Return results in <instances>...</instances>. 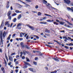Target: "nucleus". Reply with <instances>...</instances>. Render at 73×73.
I'll return each mask as SVG.
<instances>
[{
	"instance_id": "1",
	"label": "nucleus",
	"mask_w": 73,
	"mask_h": 73,
	"mask_svg": "<svg viewBox=\"0 0 73 73\" xmlns=\"http://www.w3.org/2000/svg\"><path fill=\"white\" fill-rule=\"evenodd\" d=\"M65 3L67 4H69L71 2L69 0H64Z\"/></svg>"
},
{
	"instance_id": "2",
	"label": "nucleus",
	"mask_w": 73,
	"mask_h": 73,
	"mask_svg": "<svg viewBox=\"0 0 73 73\" xmlns=\"http://www.w3.org/2000/svg\"><path fill=\"white\" fill-rule=\"evenodd\" d=\"M3 33H0V38L2 42V44H3Z\"/></svg>"
},
{
	"instance_id": "3",
	"label": "nucleus",
	"mask_w": 73,
	"mask_h": 73,
	"mask_svg": "<svg viewBox=\"0 0 73 73\" xmlns=\"http://www.w3.org/2000/svg\"><path fill=\"white\" fill-rule=\"evenodd\" d=\"M21 25H22V24H21V23H19L17 25V28H18L19 29H21V27H21Z\"/></svg>"
},
{
	"instance_id": "4",
	"label": "nucleus",
	"mask_w": 73,
	"mask_h": 73,
	"mask_svg": "<svg viewBox=\"0 0 73 73\" xmlns=\"http://www.w3.org/2000/svg\"><path fill=\"white\" fill-rule=\"evenodd\" d=\"M27 27H29V28H30V29H31V30H34V29H35L34 27H33L29 25H27Z\"/></svg>"
},
{
	"instance_id": "5",
	"label": "nucleus",
	"mask_w": 73,
	"mask_h": 73,
	"mask_svg": "<svg viewBox=\"0 0 73 73\" xmlns=\"http://www.w3.org/2000/svg\"><path fill=\"white\" fill-rule=\"evenodd\" d=\"M7 25L8 27H10V24L9 23V22L7 21L5 23V25Z\"/></svg>"
},
{
	"instance_id": "6",
	"label": "nucleus",
	"mask_w": 73,
	"mask_h": 73,
	"mask_svg": "<svg viewBox=\"0 0 73 73\" xmlns=\"http://www.w3.org/2000/svg\"><path fill=\"white\" fill-rule=\"evenodd\" d=\"M43 2L45 4H46L47 6H48V5L47 4V1L45 0H43Z\"/></svg>"
},
{
	"instance_id": "7",
	"label": "nucleus",
	"mask_w": 73,
	"mask_h": 73,
	"mask_svg": "<svg viewBox=\"0 0 73 73\" xmlns=\"http://www.w3.org/2000/svg\"><path fill=\"white\" fill-rule=\"evenodd\" d=\"M9 60L11 61H13V59L12 58V56H9Z\"/></svg>"
},
{
	"instance_id": "8",
	"label": "nucleus",
	"mask_w": 73,
	"mask_h": 73,
	"mask_svg": "<svg viewBox=\"0 0 73 73\" xmlns=\"http://www.w3.org/2000/svg\"><path fill=\"white\" fill-rule=\"evenodd\" d=\"M17 5L18 7V8H22V7H23V5H21L18 4H17Z\"/></svg>"
},
{
	"instance_id": "9",
	"label": "nucleus",
	"mask_w": 73,
	"mask_h": 73,
	"mask_svg": "<svg viewBox=\"0 0 73 73\" xmlns=\"http://www.w3.org/2000/svg\"><path fill=\"white\" fill-rule=\"evenodd\" d=\"M21 46L22 48H24V43L23 42H21Z\"/></svg>"
},
{
	"instance_id": "10",
	"label": "nucleus",
	"mask_w": 73,
	"mask_h": 73,
	"mask_svg": "<svg viewBox=\"0 0 73 73\" xmlns=\"http://www.w3.org/2000/svg\"><path fill=\"white\" fill-rule=\"evenodd\" d=\"M29 70L30 71H31L32 72H34V70H33V69L32 68H29Z\"/></svg>"
},
{
	"instance_id": "11",
	"label": "nucleus",
	"mask_w": 73,
	"mask_h": 73,
	"mask_svg": "<svg viewBox=\"0 0 73 73\" xmlns=\"http://www.w3.org/2000/svg\"><path fill=\"white\" fill-rule=\"evenodd\" d=\"M24 63L26 65H29V66H30V64H29V63L25 61H24Z\"/></svg>"
},
{
	"instance_id": "12",
	"label": "nucleus",
	"mask_w": 73,
	"mask_h": 73,
	"mask_svg": "<svg viewBox=\"0 0 73 73\" xmlns=\"http://www.w3.org/2000/svg\"><path fill=\"white\" fill-rule=\"evenodd\" d=\"M24 46V47H25V48H26L27 49H30V47H29L28 46V45H25Z\"/></svg>"
},
{
	"instance_id": "13",
	"label": "nucleus",
	"mask_w": 73,
	"mask_h": 73,
	"mask_svg": "<svg viewBox=\"0 0 73 73\" xmlns=\"http://www.w3.org/2000/svg\"><path fill=\"white\" fill-rule=\"evenodd\" d=\"M24 35H25V33H21L20 34V36L21 37H23V36H24Z\"/></svg>"
},
{
	"instance_id": "14",
	"label": "nucleus",
	"mask_w": 73,
	"mask_h": 73,
	"mask_svg": "<svg viewBox=\"0 0 73 73\" xmlns=\"http://www.w3.org/2000/svg\"><path fill=\"white\" fill-rule=\"evenodd\" d=\"M11 11H9L7 14V16H9L10 15H11Z\"/></svg>"
},
{
	"instance_id": "15",
	"label": "nucleus",
	"mask_w": 73,
	"mask_h": 73,
	"mask_svg": "<svg viewBox=\"0 0 73 73\" xmlns=\"http://www.w3.org/2000/svg\"><path fill=\"white\" fill-rule=\"evenodd\" d=\"M5 35H6V33L4 32L3 34V37H5Z\"/></svg>"
},
{
	"instance_id": "16",
	"label": "nucleus",
	"mask_w": 73,
	"mask_h": 73,
	"mask_svg": "<svg viewBox=\"0 0 73 73\" xmlns=\"http://www.w3.org/2000/svg\"><path fill=\"white\" fill-rule=\"evenodd\" d=\"M40 23L41 24H46V22H40Z\"/></svg>"
},
{
	"instance_id": "17",
	"label": "nucleus",
	"mask_w": 73,
	"mask_h": 73,
	"mask_svg": "<svg viewBox=\"0 0 73 73\" xmlns=\"http://www.w3.org/2000/svg\"><path fill=\"white\" fill-rule=\"evenodd\" d=\"M68 10V11L69 10H71V11L73 12V9H72L71 8H70V7H68L67 8Z\"/></svg>"
},
{
	"instance_id": "18",
	"label": "nucleus",
	"mask_w": 73,
	"mask_h": 73,
	"mask_svg": "<svg viewBox=\"0 0 73 73\" xmlns=\"http://www.w3.org/2000/svg\"><path fill=\"white\" fill-rule=\"evenodd\" d=\"M45 32H47L48 33H50V31H49V30H48L47 29H46V31H45Z\"/></svg>"
},
{
	"instance_id": "19",
	"label": "nucleus",
	"mask_w": 73,
	"mask_h": 73,
	"mask_svg": "<svg viewBox=\"0 0 73 73\" xmlns=\"http://www.w3.org/2000/svg\"><path fill=\"white\" fill-rule=\"evenodd\" d=\"M53 59L55 60V61H59V60L58 59H56L55 58H53Z\"/></svg>"
},
{
	"instance_id": "20",
	"label": "nucleus",
	"mask_w": 73,
	"mask_h": 73,
	"mask_svg": "<svg viewBox=\"0 0 73 73\" xmlns=\"http://www.w3.org/2000/svg\"><path fill=\"white\" fill-rule=\"evenodd\" d=\"M1 69L3 73H5V70H4V68L2 67Z\"/></svg>"
},
{
	"instance_id": "21",
	"label": "nucleus",
	"mask_w": 73,
	"mask_h": 73,
	"mask_svg": "<svg viewBox=\"0 0 73 73\" xmlns=\"http://www.w3.org/2000/svg\"><path fill=\"white\" fill-rule=\"evenodd\" d=\"M45 16H50V17H52V16L51 15H49L47 14H44Z\"/></svg>"
},
{
	"instance_id": "22",
	"label": "nucleus",
	"mask_w": 73,
	"mask_h": 73,
	"mask_svg": "<svg viewBox=\"0 0 73 73\" xmlns=\"http://www.w3.org/2000/svg\"><path fill=\"white\" fill-rule=\"evenodd\" d=\"M21 17V15L20 14L19 15L18 19H20Z\"/></svg>"
},
{
	"instance_id": "23",
	"label": "nucleus",
	"mask_w": 73,
	"mask_h": 73,
	"mask_svg": "<svg viewBox=\"0 0 73 73\" xmlns=\"http://www.w3.org/2000/svg\"><path fill=\"white\" fill-rule=\"evenodd\" d=\"M24 4H25V7H30V6L29 5H27V4L25 3Z\"/></svg>"
},
{
	"instance_id": "24",
	"label": "nucleus",
	"mask_w": 73,
	"mask_h": 73,
	"mask_svg": "<svg viewBox=\"0 0 73 73\" xmlns=\"http://www.w3.org/2000/svg\"><path fill=\"white\" fill-rule=\"evenodd\" d=\"M59 23L61 25H64V22H60Z\"/></svg>"
},
{
	"instance_id": "25",
	"label": "nucleus",
	"mask_w": 73,
	"mask_h": 73,
	"mask_svg": "<svg viewBox=\"0 0 73 73\" xmlns=\"http://www.w3.org/2000/svg\"><path fill=\"white\" fill-rule=\"evenodd\" d=\"M15 12L16 13H21V11H20V12H19V11L18 10H16L15 11Z\"/></svg>"
},
{
	"instance_id": "26",
	"label": "nucleus",
	"mask_w": 73,
	"mask_h": 73,
	"mask_svg": "<svg viewBox=\"0 0 73 73\" xmlns=\"http://www.w3.org/2000/svg\"><path fill=\"white\" fill-rule=\"evenodd\" d=\"M38 16H40V15H41V13L40 12H38Z\"/></svg>"
},
{
	"instance_id": "27",
	"label": "nucleus",
	"mask_w": 73,
	"mask_h": 73,
	"mask_svg": "<svg viewBox=\"0 0 73 73\" xmlns=\"http://www.w3.org/2000/svg\"><path fill=\"white\" fill-rule=\"evenodd\" d=\"M26 52L27 54H28V52H27L26 51H23V54H24V55H25V54H26Z\"/></svg>"
},
{
	"instance_id": "28",
	"label": "nucleus",
	"mask_w": 73,
	"mask_h": 73,
	"mask_svg": "<svg viewBox=\"0 0 73 73\" xmlns=\"http://www.w3.org/2000/svg\"><path fill=\"white\" fill-rule=\"evenodd\" d=\"M54 24H56V25H58V23H57L56 22H54Z\"/></svg>"
},
{
	"instance_id": "29",
	"label": "nucleus",
	"mask_w": 73,
	"mask_h": 73,
	"mask_svg": "<svg viewBox=\"0 0 73 73\" xmlns=\"http://www.w3.org/2000/svg\"><path fill=\"white\" fill-rule=\"evenodd\" d=\"M17 14L16 13H14L12 15V16H16Z\"/></svg>"
},
{
	"instance_id": "30",
	"label": "nucleus",
	"mask_w": 73,
	"mask_h": 73,
	"mask_svg": "<svg viewBox=\"0 0 73 73\" xmlns=\"http://www.w3.org/2000/svg\"><path fill=\"white\" fill-rule=\"evenodd\" d=\"M32 12H33V13H37V12L36 11H32Z\"/></svg>"
},
{
	"instance_id": "31",
	"label": "nucleus",
	"mask_w": 73,
	"mask_h": 73,
	"mask_svg": "<svg viewBox=\"0 0 73 73\" xmlns=\"http://www.w3.org/2000/svg\"><path fill=\"white\" fill-rule=\"evenodd\" d=\"M17 20V19H16V18H14V20H13V22H16V21Z\"/></svg>"
},
{
	"instance_id": "32",
	"label": "nucleus",
	"mask_w": 73,
	"mask_h": 73,
	"mask_svg": "<svg viewBox=\"0 0 73 73\" xmlns=\"http://www.w3.org/2000/svg\"><path fill=\"white\" fill-rule=\"evenodd\" d=\"M26 60H27V62H29V61H30L29 60L28 58H27V57L26 58Z\"/></svg>"
},
{
	"instance_id": "33",
	"label": "nucleus",
	"mask_w": 73,
	"mask_h": 73,
	"mask_svg": "<svg viewBox=\"0 0 73 73\" xmlns=\"http://www.w3.org/2000/svg\"><path fill=\"white\" fill-rule=\"evenodd\" d=\"M71 45L73 46V44L72 43H70L69 44V46H71Z\"/></svg>"
},
{
	"instance_id": "34",
	"label": "nucleus",
	"mask_w": 73,
	"mask_h": 73,
	"mask_svg": "<svg viewBox=\"0 0 73 73\" xmlns=\"http://www.w3.org/2000/svg\"><path fill=\"white\" fill-rule=\"evenodd\" d=\"M15 52L12 53L11 54V56H13V55H15Z\"/></svg>"
},
{
	"instance_id": "35",
	"label": "nucleus",
	"mask_w": 73,
	"mask_h": 73,
	"mask_svg": "<svg viewBox=\"0 0 73 73\" xmlns=\"http://www.w3.org/2000/svg\"><path fill=\"white\" fill-rule=\"evenodd\" d=\"M34 64V65H37V62H33Z\"/></svg>"
},
{
	"instance_id": "36",
	"label": "nucleus",
	"mask_w": 73,
	"mask_h": 73,
	"mask_svg": "<svg viewBox=\"0 0 73 73\" xmlns=\"http://www.w3.org/2000/svg\"><path fill=\"white\" fill-rule=\"evenodd\" d=\"M46 21L47 22H50V23H52V21L50 20H47Z\"/></svg>"
},
{
	"instance_id": "37",
	"label": "nucleus",
	"mask_w": 73,
	"mask_h": 73,
	"mask_svg": "<svg viewBox=\"0 0 73 73\" xmlns=\"http://www.w3.org/2000/svg\"><path fill=\"white\" fill-rule=\"evenodd\" d=\"M63 39L64 38V39H67L68 38H67V37L66 36H64L63 37Z\"/></svg>"
},
{
	"instance_id": "38",
	"label": "nucleus",
	"mask_w": 73,
	"mask_h": 73,
	"mask_svg": "<svg viewBox=\"0 0 73 73\" xmlns=\"http://www.w3.org/2000/svg\"><path fill=\"white\" fill-rule=\"evenodd\" d=\"M68 24L70 25H72L71 23H70L69 22H68Z\"/></svg>"
},
{
	"instance_id": "39",
	"label": "nucleus",
	"mask_w": 73,
	"mask_h": 73,
	"mask_svg": "<svg viewBox=\"0 0 73 73\" xmlns=\"http://www.w3.org/2000/svg\"><path fill=\"white\" fill-rule=\"evenodd\" d=\"M18 1H20V2H21V3H23V4H25L24 2H23V1L20 0H18Z\"/></svg>"
},
{
	"instance_id": "40",
	"label": "nucleus",
	"mask_w": 73,
	"mask_h": 73,
	"mask_svg": "<svg viewBox=\"0 0 73 73\" xmlns=\"http://www.w3.org/2000/svg\"><path fill=\"white\" fill-rule=\"evenodd\" d=\"M35 8L36 9H37L38 8V5H36L35 7Z\"/></svg>"
},
{
	"instance_id": "41",
	"label": "nucleus",
	"mask_w": 73,
	"mask_h": 73,
	"mask_svg": "<svg viewBox=\"0 0 73 73\" xmlns=\"http://www.w3.org/2000/svg\"><path fill=\"white\" fill-rule=\"evenodd\" d=\"M46 17H43L42 18V19L43 20H46Z\"/></svg>"
},
{
	"instance_id": "42",
	"label": "nucleus",
	"mask_w": 73,
	"mask_h": 73,
	"mask_svg": "<svg viewBox=\"0 0 73 73\" xmlns=\"http://www.w3.org/2000/svg\"><path fill=\"white\" fill-rule=\"evenodd\" d=\"M27 66H24L23 67V68H24V69H26V68H27Z\"/></svg>"
},
{
	"instance_id": "43",
	"label": "nucleus",
	"mask_w": 73,
	"mask_h": 73,
	"mask_svg": "<svg viewBox=\"0 0 73 73\" xmlns=\"http://www.w3.org/2000/svg\"><path fill=\"white\" fill-rule=\"evenodd\" d=\"M15 36H16V34H13V35L12 36V37H15Z\"/></svg>"
},
{
	"instance_id": "44",
	"label": "nucleus",
	"mask_w": 73,
	"mask_h": 73,
	"mask_svg": "<svg viewBox=\"0 0 73 73\" xmlns=\"http://www.w3.org/2000/svg\"><path fill=\"white\" fill-rule=\"evenodd\" d=\"M9 7V5H7L6 8H7V9H8V8Z\"/></svg>"
},
{
	"instance_id": "45",
	"label": "nucleus",
	"mask_w": 73,
	"mask_h": 73,
	"mask_svg": "<svg viewBox=\"0 0 73 73\" xmlns=\"http://www.w3.org/2000/svg\"><path fill=\"white\" fill-rule=\"evenodd\" d=\"M64 47L66 49H69V47H67L66 46H64Z\"/></svg>"
},
{
	"instance_id": "46",
	"label": "nucleus",
	"mask_w": 73,
	"mask_h": 73,
	"mask_svg": "<svg viewBox=\"0 0 73 73\" xmlns=\"http://www.w3.org/2000/svg\"><path fill=\"white\" fill-rule=\"evenodd\" d=\"M68 40V39H65L64 40V41H65V42H66V41H67V40Z\"/></svg>"
},
{
	"instance_id": "47",
	"label": "nucleus",
	"mask_w": 73,
	"mask_h": 73,
	"mask_svg": "<svg viewBox=\"0 0 73 73\" xmlns=\"http://www.w3.org/2000/svg\"><path fill=\"white\" fill-rule=\"evenodd\" d=\"M36 51V53H40V51Z\"/></svg>"
},
{
	"instance_id": "48",
	"label": "nucleus",
	"mask_w": 73,
	"mask_h": 73,
	"mask_svg": "<svg viewBox=\"0 0 73 73\" xmlns=\"http://www.w3.org/2000/svg\"><path fill=\"white\" fill-rule=\"evenodd\" d=\"M45 45H46V46H49V47H50V48H51V46L50 45H48L47 44H46Z\"/></svg>"
},
{
	"instance_id": "49",
	"label": "nucleus",
	"mask_w": 73,
	"mask_h": 73,
	"mask_svg": "<svg viewBox=\"0 0 73 73\" xmlns=\"http://www.w3.org/2000/svg\"><path fill=\"white\" fill-rule=\"evenodd\" d=\"M9 19H10V20H11V16H9Z\"/></svg>"
},
{
	"instance_id": "50",
	"label": "nucleus",
	"mask_w": 73,
	"mask_h": 73,
	"mask_svg": "<svg viewBox=\"0 0 73 73\" xmlns=\"http://www.w3.org/2000/svg\"><path fill=\"white\" fill-rule=\"evenodd\" d=\"M61 32H62L63 33H64L65 32V31L64 30L61 31H60Z\"/></svg>"
},
{
	"instance_id": "51",
	"label": "nucleus",
	"mask_w": 73,
	"mask_h": 73,
	"mask_svg": "<svg viewBox=\"0 0 73 73\" xmlns=\"http://www.w3.org/2000/svg\"><path fill=\"white\" fill-rule=\"evenodd\" d=\"M5 57H6V60H7V61H8V58L7 57V56H6Z\"/></svg>"
},
{
	"instance_id": "52",
	"label": "nucleus",
	"mask_w": 73,
	"mask_h": 73,
	"mask_svg": "<svg viewBox=\"0 0 73 73\" xmlns=\"http://www.w3.org/2000/svg\"><path fill=\"white\" fill-rule=\"evenodd\" d=\"M57 71H56V70H55V71H54V72H53L54 73H57Z\"/></svg>"
},
{
	"instance_id": "53",
	"label": "nucleus",
	"mask_w": 73,
	"mask_h": 73,
	"mask_svg": "<svg viewBox=\"0 0 73 73\" xmlns=\"http://www.w3.org/2000/svg\"><path fill=\"white\" fill-rule=\"evenodd\" d=\"M35 60H38V58L37 57H35Z\"/></svg>"
},
{
	"instance_id": "54",
	"label": "nucleus",
	"mask_w": 73,
	"mask_h": 73,
	"mask_svg": "<svg viewBox=\"0 0 73 73\" xmlns=\"http://www.w3.org/2000/svg\"><path fill=\"white\" fill-rule=\"evenodd\" d=\"M5 66H6V65H7V62H6V61H5Z\"/></svg>"
},
{
	"instance_id": "55",
	"label": "nucleus",
	"mask_w": 73,
	"mask_h": 73,
	"mask_svg": "<svg viewBox=\"0 0 73 73\" xmlns=\"http://www.w3.org/2000/svg\"><path fill=\"white\" fill-rule=\"evenodd\" d=\"M45 35H47V36H50V35L49 34H46Z\"/></svg>"
},
{
	"instance_id": "56",
	"label": "nucleus",
	"mask_w": 73,
	"mask_h": 73,
	"mask_svg": "<svg viewBox=\"0 0 73 73\" xmlns=\"http://www.w3.org/2000/svg\"><path fill=\"white\" fill-rule=\"evenodd\" d=\"M7 40H10V37L9 36L7 39Z\"/></svg>"
},
{
	"instance_id": "57",
	"label": "nucleus",
	"mask_w": 73,
	"mask_h": 73,
	"mask_svg": "<svg viewBox=\"0 0 73 73\" xmlns=\"http://www.w3.org/2000/svg\"><path fill=\"white\" fill-rule=\"evenodd\" d=\"M17 60H16V59H15L14 60V62H16V61Z\"/></svg>"
},
{
	"instance_id": "58",
	"label": "nucleus",
	"mask_w": 73,
	"mask_h": 73,
	"mask_svg": "<svg viewBox=\"0 0 73 73\" xmlns=\"http://www.w3.org/2000/svg\"><path fill=\"white\" fill-rule=\"evenodd\" d=\"M0 52L2 53V49H1V48L0 49Z\"/></svg>"
},
{
	"instance_id": "59",
	"label": "nucleus",
	"mask_w": 73,
	"mask_h": 73,
	"mask_svg": "<svg viewBox=\"0 0 73 73\" xmlns=\"http://www.w3.org/2000/svg\"><path fill=\"white\" fill-rule=\"evenodd\" d=\"M25 37H26L27 36V34L25 33Z\"/></svg>"
},
{
	"instance_id": "60",
	"label": "nucleus",
	"mask_w": 73,
	"mask_h": 73,
	"mask_svg": "<svg viewBox=\"0 0 73 73\" xmlns=\"http://www.w3.org/2000/svg\"><path fill=\"white\" fill-rule=\"evenodd\" d=\"M19 40H20L21 41V40H23V38H19Z\"/></svg>"
},
{
	"instance_id": "61",
	"label": "nucleus",
	"mask_w": 73,
	"mask_h": 73,
	"mask_svg": "<svg viewBox=\"0 0 73 73\" xmlns=\"http://www.w3.org/2000/svg\"><path fill=\"white\" fill-rule=\"evenodd\" d=\"M29 37V36L28 35H27V36L26 37V39H28V37Z\"/></svg>"
},
{
	"instance_id": "62",
	"label": "nucleus",
	"mask_w": 73,
	"mask_h": 73,
	"mask_svg": "<svg viewBox=\"0 0 73 73\" xmlns=\"http://www.w3.org/2000/svg\"><path fill=\"white\" fill-rule=\"evenodd\" d=\"M13 25V23H11V25L10 26V27H12V25Z\"/></svg>"
},
{
	"instance_id": "63",
	"label": "nucleus",
	"mask_w": 73,
	"mask_h": 73,
	"mask_svg": "<svg viewBox=\"0 0 73 73\" xmlns=\"http://www.w3.org/2000/svg\"><path fill=\"white\" fill-rule=\"evenodd\" d=\"M22 59H25V56H23L22 57Z\"/></svg>"
},
{
	"instance_id": "64",
	"label": "nucleus",
	"mask_w": 73,
	"mask_h": 73,
	"mask_svg": "<svg viewBox=\"0 0 73 73\" xmlns=\"http://www.w3.org/2000/svg\"><path fill=\"white\" fill-rule=\"evenodd\" d=\"M45 69H46L47 70H48V68L47 67H45Z\"/></svg>"
}]
</instances>
